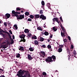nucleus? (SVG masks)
Instances as JSON below:
<instances>
[{
	"label": "nucleus",
	"instance_id": "f257e3e1",
	"mask_svg": "<svg viewBox=\"0 0 77 77\" xmlns=\"http://www.w3.org/2000/svg\"><path fill=\"white\" fill-rule=\"evenodd\" d=\"M12 16L14 17L16 16L17 17V18L18 17V16H19L18 14H20L21 13L20 12H18V11H16L15 12L14 10H13L12 11Z\"/></svg>",
	"mask_w": 77,
	"mask_h": 77
},
{
	"label": "nucleus",
	"instance_id": "f03ea898",
	"mask_svg": "<svg viewBox=\"0 0 77 77\" xmlns=\"http://www.w3.org/2000/svg\"><path fill=\"white\" fill-rule=\"evenodd\" d=\"M23 74H24V70L23 71L22 69H20L18 71V73L17 75L19 77H23L24 76L23 75Z\"/></svg>",
	"mask_w": 77,
	"mask_h": 77
},
{
	"label": "nucleus",
	"instance_id": "7ed1b4c3",
	"mask_svg": "<svg viewBox=\"0 0 77 77\" xmlns=\"http://www.w3.org/2000/svg\"><path fill=\"white\" fill-rule=\"evenodd\" d=\"M25 36L26 35L24 34H22L20 36V38H21L20 42H25L26 41V39H25Z\"/></svg>",
	"mask_w": 77,
	"mask_h": 77
},
{
	"label": "nucleus",
	"instance_id": "20e7f679",
	"mask_svg": "<svg viewBox=\"0 0 77 77\" xmlns=\"http://www.w3.org/2000/svg\"><path fill=\"white\" fill-rule=\"evenodd\" d=\"M45 61L48 63H51V61H53V60H52V57H48L47 58H46Z\"/></svg>",
	"mask_w": 77,
	"mask_h": 77
},
{
	"label": "nucleus",
	"instance_id": "39448f33",
	"mask_svg": "<svg viewBox=\"0 0 77 77\" xmlns=\"http://www.w3.org/2000/svg\"><path fill=\"white\" fill-rule=\"evenodd\" d=\"M40 56H41V57H45L46 55V54L44 51H41L40 53Z\"/></svg>",
	"mask_w": 77,
	"mask_h": 77
},
{
	"label": "nucleus",
	"instance_id": "423d86ee",
	"mask_svg": "<svg viewBox=\"0 0 77 77\" xmlns=\"http://www.w3.org/2000/svg\"><path fill=\"white\" fill-rule=\"evenodd\" d=\"M23 19H24V14H23V15L21 14L20 15V17H19V16H18L17 17V19L19 20H21Z\"/></svg>",
	"mask_w": 77,
	"mask_h": 77
},
{
	"label": "nucleus",
	"instance_id": "0eeeda50",
	"mask_svg": "<svg viewBox=\"0 0 77 77\" xmlns=\"http://www.w3.org/2000/svg\"><path fill=\"white\" fill-rule=\"evenodd\" d=\"M40 19H42V20H46V16L43 15V14H41L40 16Z\"/></svg>",
	"mask_w": 77,
	"mask_h": 77
},
{
	"label": "nucleus",
	"instance_id": "6e6552de",
	"mask_svg": "<svg viewBox=\"0 0 77 77\" xmlns=\"http://www.w3.org/2000/svg\"><path fill=\"white\" fill-rule=\"evenodd\" d=\"M53 20L54 22H55V21H56V22H57L58 24L60 23V21H59L58 18L57 17H54V18H53Z\"/></svg>",
	"mask_w": 77,
	"mask_h": 77
},
{
	"label": "nucleus",
	"instance_id": "1a4fd4ad",
	"mask_svg": "<svg viewBox=\"0 0 77 77\" xmlns=\"http://www.w3.org/2000/svg\"><path fill=\"white\" fill-rule=\"evenodd\" d=\"M11 14H9L8 13H7V14H6L5 16V17L6 19L9 18Z\"/></svg>",
	"mask_w": 77,
	"mask_h": 77
},
{
	"label": "nucleus",
	"instance_id": "9d476101",
	"mask_svg": "<svg viewBox=\"0 0 77 77\" xmlns=\"http://www.w3.org/2000/svg\"><path fill=\"white\" fill-rule=\"evenodd\" d=\"M25 73V75L26 76H27L28 77H30V75L29 73V71H26V70H24V73Z\"/></svg>",
	"mask_w": 77,
	"mask_h": 77
},
{
	"label": "nucleus",
	"instance_id": "9b49d317",
	"mask_svg": "<svg viewBox=\"0 0 77 77\" xmlns=\"http://www.w3.org/2000/svg\"><path fill=\"white\" fill-rule=\"evenodd\" d=\"M28 59L29 60H32L33 59V58L32 57L31 55L29 54H28Z\"/></svg>",
	"mask_w": 77,
	"mask_h": 77
},
{
	"label": "nucleus",
	"instance_id": "f8f14e48",
	"mask_svg": "<svg viewBox=\"0 0 77 77\" xmlns=\"http://www.w3.org/2000/svg\"><path fill=\"white\" fill-rule=\"evenodd\" d=\"M51 58L52 59L53 58V60L54 61H55L56 60V57L55 55H52L51 56Z\"/></svg>",
	"mask_w": 77,
	"mask_h": 77
},
{
	"label": "nucleus",
	"instance_id": "ddd939ff",
	"mask_svg": "<svg viewBox=\"0 0 77 77\" xmlns=\"http://www.w3.org/2000/svg\"><path fill=\"white\" fill-rule=\"evenodd\" d=\"M40 18V16L39 14H36L35 15V18L38 19V18Z\"/></svg>",
	"mask_w": 77,
	"mask_h": 77
},
{
	"label": "nucleus",
	"instance_id": "4468645a",
	"mask_svg": "<svg viewBox=\"0 0 77 77\" xmlns=\"http://www.w3.org/2000/svg\"><path fill=\"white\" fill-rule=\"evenodd\" d=\"M44 34L45 35H48L49 34V32H48L47 31H45V32H44H44H43V34Z\"/></svg>",
	"mask_w": 77,
	"mask_h": 77
},
{
	"label": "nucleus",
	"instance_id": "2eb2a0df",
	"mask_svg": "<svg viewBox=\"0 0 77 77\" xmlns=\"http://www.w3.org/2000/svg\"><path fill=\"white\" fill-rule=\"evenodd\" d=\"M19 50L20 51H24V48L23 47V46H20V47L19 49Z\"/></svg>",
	"mask_w": 77,
	"mask_h": 77
},
{
	"label": "nucleus",
	"instance_id": "dca6fc26",
	"mask_svg": "<svg viewBox=\"0 0 77 77\" xmlns=\"http://www.w3.org/2000/svg\"><path fill=\"white\" fill-rule=\"evenodd\" d=\"M39 42H38V41H37V40H35L34 41V43L35 45H38L39 43H38Z\"/></svg>",
	"mask_w": 77,
	"mask_h": 77
},
{
	"label": "nucleus",
	"instance_id": "f3484780",
	"mask_svg": "<svg viewBox=\"0 0 77 77\" xmlns=\"http://www.w3.org/2000/svg\"><path fill=\"white\" fill-rule=\"evenodd\" d=\"M63 31L64 32V34H67V33L66 31V30H65V29H64V28H63Z\"/></svg>",
	"mask_w": 77,
	"mask_h": 77
},
{
	"label": "nucleus",
	"instance_id": "a211bd4d",
	"mask_svg": "<svg viewBox=\"0 0 77 77\" xmlns=\"http://www.w3.org/2000/svg\"><path fill=\"white\" fill-rule=\"evenodd\" d=\"M29 32V31L28 29H25L24 30V32L26 33H28Z\"/></svg>",
	"mask_w": 77,
	"mask_h": 77
},
{
	"label": "nucleus",
	"instance_id": "6ab92c4d",
	"mask_svg": "<svg viewBox=\"0 0 77 77\" xmlns=\"http://www.w3.org/2000/svg\"><path fill=\"white\" fill-rule=\"evenodd\" d=\"M57 51L59 52H61L62 51V49H61V48H59L58 50H57Z\"/></svg>",
	"mask_w": 77,
	"mask_h": 77
},
{
	"label": "nucleus",
	"instance_id": "aec40b11",
	"mask_svg": "<svg viewBox=\"0 0 77 77\" xmlns=\"http://www.w3.org/2000/svg\"><path fill=\"white\" fill-rule=\"evenodd\" d=\"M61 35L62 37H65V35L64 32H61Z\"/></svg>",
	"mask_w": 77,
	"mask_h": 77
},
{
	"label": "nucleus",
	"instance_id": "412c9836",
	"mask_svg": "<svg viewBox=\"0 0 77 77\" xmlns=\"http://www.w3.org/2000/svg\"><path fill=\"white\" fill-rule=\"evenodd\" d=\"M44 40V38H43V37H40V41L41 42H43Z\"/></svg>",
	"mask_w": 77,
	"mask_h": 77
},
{
	"label": "nucleus",
	"instance_id": "4be33fe9",
	"mask_svg": "<svg viewBox=\"0 0 77 77\" xmlns=\"http://www.w3.org/2000/svg\"><path fill=\"white\" fill-rule=\"evenodd\" d=\"M52 29L54 31H56L57 30V28L55 27H53Z\"/></svg>",
	"mask_w": 77,
	"mask_h": 77
},
{
	"label": "nucleus",
	"instance_id": "5701e85b",
	"mask_svg": "<svg viewBox=\"0 0 77 77\" xmlns=\"http://www.w3.org/2000/svg\"><path fill=\"white\" fill-rule=\"evenodd\" d=\"M29 50V51H34V49L32 48H30Z\"/></svg>",
	"mask_w": 77,
	"mask_h": 77
},
{
	"label": "nucleus",
	"instance_id": "b1692460",
	"mask_svg": "<svg viewBox=\"0 0 77 77\" xmlns=\"http://www.w3.org/2000/svg\"><path fill=\"white\" fill-rule=\"evenodd\" d=\"M37 29H38L39 30H40L41 31H42V28L40 26H39L38 27H37Z\"/></svg>",
	"mask_w": 77,
	"mask_h": 77
},
{
	"label": "nucleus",
	"instance_id": "393cba45",
	"mask_svg": "<svg viewBox=\"0 0 77 77\" xmlns=\"http://www.w3.org/2000/svg\"><path fill=\"white\" fill-rule=\"evenodd\" d=\"M32 39H37V37H36V36L35 35H34L32 37Z\"/></svg>",
	"mask_w": 77,
	"mask_h": 77
},
{
	"label": "nucleus",
	"instance_id": "a878e982",
	"mask_svg": "<svg viewBox=\"0 0 77 77\" xmlns=\"http://www.w3.org/2000/svg\"><path fill=\"white\" fill-rule=\"evenodd\" d=\"M32 36V34H31V33H30L29 32V33H28V35H27V37H31Z\"/></svg>",
	"mask_w": 77,
	"mask_h": 77
},
{
	"label": "nucleus",
	"instance_id": "bb28decb",
	"mask_svg": "<svg viewBox=\"0 0 77 77\" xmlns=\"http://www.w3.org/2000/svg\"><path fill=\"white\" fill-rule=\"evenodd\" d=\"M47 48L48 49H51V46L50 45H48Z\"/></svg>",
	"mask_w": 77,
	"mask_h": 77
},
{
	"label": "nucleus",
	"instance_id": "cd10ccee",
	"mask_svg": "<svg viewBox=\"0 0 77 77\" xmlns=\"http://www.w3.org/2000/svg\"><path fill=\"white\" fill-rule=\"evenodd\" d=\"M17 11H20L21 10L20 8L19 7H17L16 8Z\"/></svg>",
	"mask_w": 77,
	"mask_h": 77
},
{
	"label": "nucleus",
	"instance_id": "c85d7f7f",
	"mask_svg": "<svg viewBox=\"0 0 77 77\" xmlns=\"http://www.w3.org/2000/svg\"><path fill=\"white\" fill-rule=\"evenodd\" d=\"M29 12H26L25 13V14L26 16H29Z\"/></svg>",
	"mask_w": 77,
	"mask_h": 77
},
{
	"label": "nucleus",
	"instance_id": "c756f323",
	"mask_svg": "<svg viewBox=\"0 0 77 77\" xmlns=\"http://www.w3.org/2000/svg\"><path fill=\"white\" fill-rule=\"evenodd\" d=\"M20 54H18L16 55V57L17 58H19L20 57Z\"/></svg>",
	"mask_w": 77,
	"mask_h": 77
},
{
	"label": "nucleus",
	"instance_id": "7c9ffc66",
	"mask_svg": "<svg viewBox=\"0 0 77 77\" xmlns=\"http://www.w3.org/2000/svg\"><path fill=\"white\" fill-rule=\"evenodd\" d=\"M69 55H68V59L69 60L70 59V56H71V54H70V52L69 54Z\"/></svg>",
	"mask_w": 77,
	"mask_h": 77
},
{
	"label": "nucleus",
	"instance_id": "2f4dec72",
	"mask_svg": "<svg viewBox=\"0 0 77 77\" xmlns=\"http://www.w3.org/2000/svg\"><path fill=\"white\" fill-rule=\"evenodd\" d=\"M42 5H43V6L45 5V3L44 1H42Z\"/></svg>",
	"mask_w": 77,
	"mask_h": 77
},
{
	"label": "nucleus",
	"instance_id": "473e14b6",
	"mask_svg": "<svg viewBox=\"0 0 77 77\" xmlns=\"http://www.w3.org/2000/svg\"><path fill=\"white\" fill-rule=\"evenodd\" d=\"M42 47L43 48H47L46 47V45H42Z\"/></svg>",
	"mask_w": 77,
	"mask_h": 77
},
{
	"label": "nucleus",
	"instance_id": "72a5a7b5",
	"mask_svg": "<svg viewBox=\"0 0 77 77\" xmlns=\"http://www.w3.org/2000/svg\"><path fill=\"white\" fill-rule=\"evenodd\" d=\"M7 48V46H6V45H3L2 46V48H4V50H5V48Z\"/></svg>",
	"mask_w": 77,
	"mask_h": 77
},
{
	"label": "nucleus",
	"instance_id": "f704fd0d",
	"mask_svg": "<svg viewBox=\"0 0 77 77\" xmlns=\"http://www.w3.org/2000/svg\"><path fill=\"white\" fill-rule=\"evenodd\" d=\"M60 27H61V29H62L63 30V25H62V24L61 23H60Z\"/></svg>",
	"mask_w": 77,
	"mask_h": 77
},
{
	"label": "nucleus",
	"instance_id": "c9c22d12",
	"mask_svg": "<svg viewBox=\"0 0 77 77\" xmlns=\"http://www.w3.org/2000/svg\"><path fill=\"white\" fill-rule=\"evenodd\" d=\"M14 27H15V29H17L18 27H17V25H14Z\"/></svg>",
	"mask_w": 77,
	"mask_h": 77
},
{
	"label": "nucleus",
	"instance_id": "e433bc0d",
	"mask_svg": "<svg viewBox=\"0 0 77 77\" xmlns=\"http://www.w3.org/2000/svg\"><path fill=\"white\" fill-rule=\"evenodd\" d=\"M64 46L63 45H59V47L61 49H62V48Z\"/></svg>",
	"mask_w": 77,
	"mask_h": 77
},
{
	"label": "nucleus",
	"instance_id": "4c0bfd02",
	"mask_svg": "<svg viewBox=\"0 0 77 77\" xmlns=\"http://www.w3.org/2000/svg\"><path fill=\"white\" fill-rule=\"evenodd\" d=\"M66 50H67V53L68 54H69L70 52V51H69V49L68 48H67V49H66Z\"/></svg>",
	"mask_w": 77,
	"mask_h": 77
},
{
	"label": "nucleus",
	"instance_id": "58836bf2",
	"mask_svg": "<svg viewBox=\"0 0 77 77\" xmlns=\"http://www.w3.org/2000/svg\"><path fill=\"white\" fill-rule=\"evenodd\" d=\"M43 75H44L45 76H46L47 75V73H46V72H43L42 73Z\"/></svg>",
	"mask_w": 77,
	"mask_h": 77
},
{
	"label": "nucleus",
	"instance_id": "ea45409f",
	"mask_svg": "<svg viewBox=\"0 0 77 77\" xmlns=\"http://www.w3.org/2000/svg\"><path fill=\"white\" fill-rule=\"evenodd\" d=\"M29 16H30V18H31V19H33L34 17V16H33V15H30Z\"/></svg>",
	"mask_w": 77,
	"mask_h": 77
},
{
	"label": "nucleus",
	"instance_id": "a19ab883",
	"mask_svg": "<svg viewBox=\"0 0 77 77\" xmlns=\"http://www.w3.org/2000/svg\"><path fill=\"white\" fill-rule=\"evenodd\" d=\"M0 32H5L4 31H3V30H2V29H0Z\"/></svg>",
	"mask_w": 77,
	"mask_h": 77
},
{
	"label": "nucleus",
	"instance_id": "79ce46f5",
	"mask_svg": "<svg viewBox=\"0 0 77 77\" xmlns=\"http://www.w3.org/2000/svg\"><path fill=\"white\" fill-rule=\"evenodd\" d=\"M47 6L50 7V6H51V5L49 3H48L47 4Z\"/></svg>",
	"mask_w": 77,
	"mask_h": 77
},
{
	"label": "nucleus",
	"instance_id": "37998d69",
	"mask_svg": "<svg viewBox=\"0 0 77 77\" xmlns=\"http://www.w3.org/2000/svg\"><path fill=\"white\" fill-rule=\"evenodd\" d=\"M39 13L40 14H43V13L42 10H40Z\"/></svg>",
	"mask_w": 77,
	"mask_h": 77
},
{
	"label": "nucleus",
	"instance_id": "c03bdc74",
	"mask_svg": "<svg viewBox=\"0 0 77 77\" xmlns=\"http://www.w3.org/2000/svg\"><path fill=\"white\" fill-rule=\"evenodd\" d=\"M14 42V40L11 38V44H13V43Z\"/></svg>",
	"mask_w": 77,
	"mask_h": 77
},
{
	"label": "nucleus",
	"instance_id": "a18cd8bd",
	"mask_svg": "<svg viewBox=\"0 0 77 77\" xmlns=\"http://www.w3.org/2000/svg\"><path fill=\"white\" fill-rule=\"evenodd\" d=\"M4 25H5V26H7V23L6 22H4Z\"/></svg>",
	"mask_w": 77,
	"mask_h": 77
},
{
	"label": "nucleus",
	"instance_id": "49530a36",
	"mask_svg": "<svg viewBox=\"0 0 77 77\" xmlns=\"http://www.w3.org/2000/svg\"><path fill=\"white\" fill-rule=\"evenodd\" d=\"M73 52H74V55H76V54H77V53H76V51H75V50H74Z\"/></svg>",
	"mask_w": 77,
	"mask_h": 77
},
{
	"label": "nucleus",
	"instance_id": "de8ad7c7",
	"mask_svg": "<svg viewBox=\"0 0 77 77\" xmlns=\"http://www.w3.org/2000/svg\"><path fill=\"white\" fill-rule=\"evenodd\" d=\"M28 21L31 22V21H32V20L31 19H30V18H29L28 19Z\"/></svg>",
	"mask_w": 77,
	"mask_h": 77
},
{
	"label": "nucleus",
	"instance_id": "09e8293b",
	"mask_svg": "<svg viewBox=\"0 0 77 77\" xmlns=\"http://www.w3.org/2000/svg\"><path fill=\"white\" fill-rule=\"evenodd\" d=\"M68 39L70 41H71V37H70L69 36H68Z\"/></svg>",
	"mask_w": 77,
	"mask_h": 77
},
{
	"label": "nucleus",
	"instance_id": "8fccbe9b",
	"mask_svg": "<svg viewBox=\"0 0 77 77\" xmlns=\"http://www.w3.org/2000/svg\"><path fill=\"white\" fill-rule=\"evenodd\" d=\"M11 37H12V35H11V34H10V37H9V38H10V39L11 42V40H12V39H11V38H12Z\"/></svg>",
	"mask_w": 77,
	"mask_h": 77
},
{
	"label": "nucleus",
	"instance_id": "3c124183",
	"mask_svg": "<svg viewBox=\"0 0 77 77\" xmlns=\"http://www.w3.org/2000/svg\"><path fill=\"white\" fill-rule=\"evenodd\" d=\"M9 32H10L11 34H12V31H11V30H9Z\"/></svg>",
	"mask_w": 77,
	"mask_h": 77
},
{
	"label": "nucleus",
	"instance_id": "603ef678",
	"mask_svg": "<svg viewBox=\"0 0 77 77\" xmlns=\"http://www.w3.org/2000/svg\"><path fill=\"white\" fill-rule=\"evenodd\" d=\"M53 36V35L51 34V35L50 36V38H52Z\"/></svg>",
	"mask_w": 77,
	"mask_h": 77
},
{
	"label": "nucleus",
	"instance_id": "864d4df0",
	"mask_svg": "<svg viewBox=\"0 0 77 77\" xmlns=\"http://www.w3.org/2000/svg\"><path fill=\"white\" fill-rule=\"evenodd\" d=\"M6 33H7V34H8V35H9V36H10V33H9V32H6Z\"/></svg>",
	"mask_w": 77,
	"mask_h": 77
},
{
	"label": "nucleus",
	"instance_id": "5fc2aeb1",
	"mask_svg": "<svg viewBox=\"0 0 77 77\" xmlns=\"http://www.w3.org/2000/svg\"><path fill=\"white\" fill-rule=\"evenodd\" d=\"M71 49H73L74 46H73V45H71Z\"/></svg>",
	"mask_w": 77,
	"mask_h": 77
},
{
	"label": "nucleus",
	"instance_id": "6e6d98bb",
	"mask_svg": "<svg viewBox=\"0 0 77 77\" xmlns=\"http://www.w3.org/2000/svg\"><path fill=\"white\" fill-rule=\"evenodd\" d=\"M10 23H8V25H9V26H11V24H10Z\"/></svg>",
	"mask_w": 77,
	"mask_h": 77
},
{
	"label": "nucleus",
	"instance_id": "4d7b16f0",
	"mask_svg": "<svg viewBox=\"0 0 77 77\" xmlns=\"http://www.w3.org/2000/svg\"><path fill=\"white\" fill-rule=\"evenodd\" d=\"M64 42H67V40L66 39H64V40H63Z\"/></svg>",
	"mask_w": 77,
	"mask_h": 77
},
{
	"label": "nucleus",
	"instance_id": "13d9d810",
	"mask_svg": "<svg viewBox=\"0 0 77 77\" xmlns=\"http://www.w3.org/2000/svg\"><path fill=\"white\" fill-rule=\"evenodd\" d=\"M12 37L13 38V39H15V36L14 35H13Z\"/></svg>",
	"mask_w": 77,
	"mask_h": 77
},
{
	"label": "nucleus",
	"instance_id": "bf43d9fd",
	"mask_svg": "<svg viewBox=\"0 0 77 77\" xmlns=\"http://www.w3.org/2000/svg\"><path fill=\"white\" fill-rule=\"evenodd\" d=\"M50 40H51V39H48L47 41H48V42H50Z\"/></svg>",
	"mask_w": 77,
	"mask_h": 77
},
{
	"label": "nucleus",
	"instance_id": "052dcab7",
	"mask_svg": "<svg viewBox=\"0 0 77 77\" xmlns=\"http://www.w3.org/2000/svg\"><path fill=\"white\" fill-rule=\"evenodd\" d=\"M0 77H5L4 75H2V76H0Z\"/></svg>",
	"mask_w": 77,
	"mask_h": 77
},
{
	"label": "nucleus",
	"instance_id": "680f3d73",
	"mask_svg": "<svg viewBox=\"0 0 77 77\" xmlns=\"http://www.w3.org/2000/svg\"><path fill=\"white\" fill-rule=\"evenodd\" d=\"M44 28H46V25H45V24H44Z\"/></svg>",
	"mask_w": 77,
	"mask_h": 77
},
{
	"label": "nucleus",
	"instance_id": "e2e57ef3",
	"mask_svg": "<svg viewBox=\"0 0 77 77\" xmlns=\"http://www.w3.org/2000/svg\"><path fill=\"white\" fill-rule=\"evenodd\" d=\"M27 77V76L25 74L24 75V77Z\"/></svg>",
	"mask_w": 77,
	"mask_h": 77
},
{
	"label": "nucleus",
	"instance_id": "0e129e2a",
	"mask_svg": "<svg viewBox=\"0 0 77 77\" xmlns=\"http://www.w3.org/2000/svg\"><path fill=\"white\" fill-rule=\"evenodd\" d=\"M60 20L61 21H62V17H60Z\"/></svg>",
	"mask_w": 77,
	"mask_h": 77
},
{
	"label": "nucleus",
	"instance_id": "69168bd1",
	"mask_svg": "<svg viewBox=\"0 0 77 77\" xmlns=\"http://www.w3.org/2000/svg\"><path fill=\"white\" fill-rule=\"evenodd\" d=\"M2 70V71H4V70L3 69H0V70Z\"/></svg>",
	"mask_w": 77,
	"mask_h": 77
},
{
	"label": "nucleus",
	"instance_id": "338daca9",
	"mask_svg": "<svg viewBox=\"0 0 77 77\" xmlns=\"http://www.w3.org/2000/svg\"><path fill=\"white\" fill-rule=\"evenodd\" d=\"M50 50H51V51H53V50H52V49H51H51H50Z\"/></svg>",
	"mask_w": 77,
	"mask_h": 77
},
{
	"label": "nucleus",
	"instance_id": "774afa93",
	"mask_svg": "<svg viewBox=\"0 0 77 77\" xmlns=\"http://www.w3.org/2000/svg\"><path fill=\"white\" fill-rule=\"evenodd\" d=\"M61 21H62V22H63V19H62V18Z\"/></svg>",
	"mask_w": 77,
	"mask_h": 77
}]
</instances>
